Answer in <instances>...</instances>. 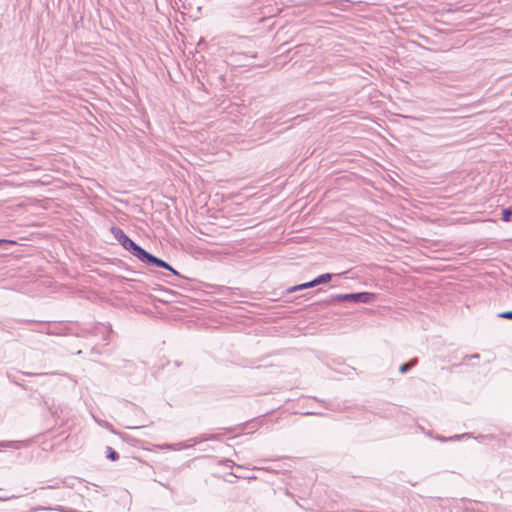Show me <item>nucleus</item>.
Segmentation results:
<instances>
[{"label": "nucleus", "mask_w": 512, "mask_h": 512, "mask_svg": "<svg viewBox=\"0 0 512 512\" xmlns=\"http://www.w3.org/2000/svg\"><path fill=\"white\" fill-rule=\"evenodd\" d=\"M377 295L373 292L361 291V292H353V293H344V294H332L327 297L323 303L325 305H331L337 302H354V303H364L369 304L376 300Z\"/></svg>", "instance_id": "f257e3e1"}, {"label": "nucleus", "mask_w": 512, "mask_h": 512, "mask_svg": "<svg viewBox=\"0 0 512 512\" xmlns=\"http://www.w3.org/2000/svg\"><path fill=\"white\" fill-rule=\"evenodd\" d=\"M111 233L114 238L119 242V244L131 253L134 257H136L139 261H143L148 251L143 249L137 243H135L121 228L112 227Z\"/></svg>", "instance_id": "f03ea898"}, {"label": "nucleus", "mask_w": 512, "mask_h": 512, "mask_svg": "<svg viewBox=\"0 0 512 512\" xmlns=\"http://www.w3.org/2000/svg\"><path fill=\"white\" fill-rule=\"evenodd\" d=\"M236 468V471L227 472L226 471V477L231 476L233 478L237 479H243V480H250V479H256L254 475H250L247 473V469L243 468L240 465H236L233 460L226 457V469L227 468ZM226 482H232V480L226 478Z\"/></svg>", "instance_id": "7ed1b4c3"}, {"label": "nucleus", "mask_w": 512, "mask_h": 512, "mask_svg": "<svg viewBox=\"0 0 512 512\" xmlns=\"http://www.w3.org/2000/svg\"><path fill=\"white\" fill-rule=\"evenodd\" d=\"M142 263L146 264L147 266H155V267H160V268L166 269V270L172 272L174 275L180 276L179 273L169 263L152 255L149 252H147Z\"/></svg>", "instance_id": "20e7f679"}, {"label": "nucleus", "mask_w": 512, "mask_h": 512, "mask_svg": "<svg viewBox=\"0 0 512 512\" xmlns=\"http://www.w3.org/2000/svg\"><path fill=\"white\" fill-rule=\"evenodd\" d=\"M234 110L235 108L233 105H226V132L229 131L230 134L236 133V131L228 125L229 123H237V121L230 116L234 113Z\"/></svg>", "instance_id": "39448f33"}, {"label": "nucleus", "mask_w": 512, "mask_h": 512, "mask_svg": "<svg viewBox=\"0 0 512 512\" xmlns=\"http://www.w3.org/2000/svg\"><path fill=\"white\" fill-rule=\"evenodd\" d=\"M426 434L428 436L432 437V434L430 432H427ZM469 437H470V433L456 434L451 437H444L441 435L433 436L434 439L441 441V442L455 441V440H460V439L469 438Z\"/></svg>", "instance_id": "423d86ee"}, {"label": "nucleus", "mask_w": 512, "mask_h": 512, "mask_svg": "<svg viewBox=\"0 0 512 512\" xmlns=\"http://www.w3.org/2000/svg\"><path fill=\"white\" fill-rule=\"evenodd\" d=\"M249 425L250 424L248 422H246V423H241V424H239L236 427H226V430H225L226 440H230V439H233L235 437V435H232V432L239 431L240 434L241 433H245V429Z\"/></svg>", "instance_id": "0eeeda50"}, {"label": "nucleus", "mask_w": 512, "mask_h": 512, "mask_svg": "<svg viewBox=\"0 0 512 512\" xmlns=\"http://www.w3.org/2000/svg\"><path fill=\"white\" fill-rule=\"evenodd\" d=\"M191 443H187V442H179L177 444H172V445H167L168 448H171V449H174V450H182V449H187V448H190L194 445H196L197 443H199L201 440L199 438H192L189 440Z\"/></svg>", "instance_id": "6e6552de"}, {"label": "nucleus", "mask_w": 512, "mask_h": 512, "mask_svg": "<svg viewBox=\"0 0 512 512\" xmlns=\"http://www.w3.org/2000/svg\"><path fill=\"white\" fill-rule=\"evenodd\" d=\"M332 278H333V274L332 273H323V274H320L317 277H315L313 280H311V285H313L315 287V286H318V285H321V284H326Z\"/></svg>", "instance_id": "1a4fd4ad"}, {"label": "nucleus", "mask_w": 512, "mask_h": 512, "mask_svg": "<svg viewBox=\"0 0 512 512\" xmlns=\"http://www.w3.org/2000/svg\"><path fill=\"white\" fill-rule=\"evenodd\" d=\"M418 363V358H412L408 362H405L400 365L399 371L402 374L409 372L416 364Z\"/></svg>", "instance_id": "9d476101"}, {"label": "nucleus", "mask_w": 512, "mask_h": 512, "mask_svg": "<svg viewBox=\"0 0 512 512\" xmlns=\"http://www.w3.org/2000/svg\"><path fill=\"white\" fill-rule=\"evenodd\" d=\"M312 287H314V286L311 285V281H308V282H305V283H302L299 285H295V286L289 288L288 292H295V291L304 290V289H308V288H312Z\"/></svg>", "instance_id": "9b49d317"}, {"label": "nucleus", "mask_w": 512, "mask_h": 512, "mask_svg": "<svg viewBox=\"0 0 512 512\" xmlns=\"http://www.w3.org/2000/svg\"><path fill=\"white\" fill-rule=\"evenodd\" d=\"M501 214V220L503 222H510L512 217V207L503 208Z\"/></svg>", "instance_id": "f8f14e48"}, {"label": "nucleus", "mask_w": 512, "mask_h": 512, "mask_svg": "<svg viewBox=\"0 0 512 512\" xmlns=\"http://www.w3.org/2000/svg\"><path fill=\"white\" fill-rule=\"evenodd\" d=\"M107 455L106 457L111 461H116L119 459V454L112 447H106Z\"/></svg>", "instance_id": "ddd939ff"}, {"label": "nucleus", "mask_w": 512, "mask_h": 512, "mask_svg": "<svg viewBox=\"0 0 512 512\" xmlns=\"http://www.w3.org/2000/svg\"><path fill=\"white\" fill-rule=\"evenodd\" d=\"M238 40H240L241 47L243 48L249 47L251 44V40L248 37H239Z\"/></svg>", "instance_id": "4468645a"}, {"label": "nucleus", "mask_w": 512, "mask_h": 512, "mask_svg": "<svg viewBox=\"0 0 512 512\" xmlns=\"http://www.w3.org/2000/svg\"><path fill=\"white\" fill-rule=\"evenodd\" d=\"M497 316L502 319L512 320V310L501 312Z\"/></svg>", "instance_id": "2eb2a0df"}, {"label": "nucleus", "mask_w": 512, "mask_h": 512, "mask_svg": "<svg viewBox=\"0 0 512 512\" xmlns=\"http://www.w3.org/2000/svg\"><path fill=\"white\" fill-rule=\"evenodd\" d=\"M22 373H23V375L29 376V377H31V376H44V375H48L49 374V373H32V372H22ZM50 374L54 375L56 373L55 372H51Z\"/></svg>", "instance_id": "dca6fc26"}, {"label": "nucleus", "mask_w": 512, "mask_h": 512, "mask_svg": "<svg viewBox=\"0 0 512 512\" xmlns=\"http://www.w3.org/2000/svg\"><path fill=\"white\" fill-rule=\"evenodd\" d=\"M479 358H480V354L474 353L471 355H465L463 361L465 362L468 359H479Z\"/></svg>", "instance_id": "f3484780"}, {"label": "nucleus", "mask_w": 512, "mask_h": 512, "mask_svg": "<svg viewBox=\"0 0 512 512\" xmlns=\"http://www.w3.org/2000/svg\"><path fill=\"white\" fill-rule=\"evenodd\" d=\"M7 378L9 379L10 382L16 384V385H19L21 387H24L23 385H21L16 379L14 376H12L10 373H7Z\"/></svg>", "instance_id": "a211bd4d"}, {"label": "nucleus", "mask_w": 512, "mask_h": 512, "mask_svg": "<svg viewBox=\"0 0 512 512\" xmlns=\"http://www.w3.org/2000/svg\"><path fill=\"white\" fill-rule=\"evenodd\" d=\"M235 54H236V53H235L234 51H232V53H231V55H230V59H231V61H232V62H228V61H226V65H234V63H233V62H235V61L233 60V58L235 57Z\"/></svg>", "instance_id": "6ab92c4d"}, {"label": "nucleus", "mask_w": 512, "mask_h": 512, "mask_svg": "<svg viewBox=\"0 0 512 512\" xmlns=\"http://www.w3.org/2000/svg\"><path fill=\"white\" fill-rule=\"evenodd\" d=\"M249 53H250V52L240 51V52H238L237 54H238V55H241V56H244V58H247V57H248V55H249Z\"/></svg>", "instance_id": "aec40b11"}, {"label": "nucleus", "mask_w": 512, "mask_h": 512, "mask_svg": "<svg viewBox=\"0 0 512 512\" xmlns=\"http://www.w3.org/2000/svg\"><path fill=\"white\" fill-rule=\"evenodd\" d=\"M229 450H232L233 452H235L234 449H232L229 444H226V451H225L226 456L229 454Z\"/></svg>", "instance_id": "412c9836"}, {"label": "nucleus", "mask_w": 512, "mask_h": 512, "mask_svg": "<svg viewBox=\"0 0 512 512\" xmlns=\"http://www.w3.org/2000/svg\"><path fill=\"white\" fill-rule=\"evenodd\" d=\"M12 496H0V501H7L10 500Z\"/></svg>", "instance_id": "4be33fe9"}, {"label": "nucleus", "mask_w": 512, "mask_h": 512, "mask_svg": "<svg viewBox=\"0 0 512 512\" xmlns=\"http://www.w3.org/2000/svg\"><path fill=\"white\" fill-rule=\"evenodd\" d=\"M4 243H14V241H8V240H4V239H0V246Z\"/></svg>", "instance_id": "5701e85b"}, {"label": "nucleus", "mask_w": 512, "mask_h": 512, "mask_svg": "<svg viewBox=\"0 0 512 512\" xmlns=\"http://www.w3.org/2000/svg\"><path fill=\"white\" fill-rule=\"evenodd\" d=\"M257 429L256 425L251 426V430L247 432V434L254 432Z\"/></svg>", "instance_id": "b1692460"}, {"label": "nucleus", "mask_w": 512, "mask_h": 512, "mask_svg": "<svg viewBox=\"0 0 512 512\" xmlns=\"http://www.w3.org/2000/svg\"><path fill=\"white\" fill-rule=\"evenodd\" d=\"M305 415H319V413L316 412H305Z\"/></svg>", "instance_id": "393cba45"}, {"label": "nucleus", "mask_w": 512, "mask_h": 512, "mask_svg": "<svg viewBox=\"0 0 512 512\" xmlns=\"http://www.w3.org/2000/svg\"><path fill=\"white\" fill-rule=\"evenodd\" d=\"M228 290H229V288H228V287H226V288H225V291L227 292Z\"/></svg>", "instance_id": "a878e982"}]
</instances>
